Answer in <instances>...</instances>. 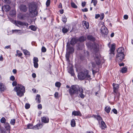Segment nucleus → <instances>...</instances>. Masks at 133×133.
I'll return each mask as SVG.
<instances>
[{"instance_id":"1","label":"nucleus","mask_w":133,"mask_h":133,"mask_svg":"<svg viewBox=\"0 0 133 133\" xmlns=\"http://www.w3.org/2000/svg\"><path fill=\"white\" fill-rule=\"evenodd\" d=\"M87 38V39L94 42V43H92L90 41L87 42L86 44L88 47L91 49H93L95 52H97L98 50L99 45L97 43L94 42L96 40L95 38L91 35L88 36Z\"/></svg>"},{"instance_id":"2","label":"nucleus","mask_w":133,"mask_h":133,"mask_svg":"<svg viewBox=\"0 0 133 133\" xmlns=\"http://www.w3.org/2000/svg\"><path fill=\"white\" fill-rule=\"evenodd\" d=\"M89 71L85 70L84 71H81L79 72L78 75V79L80 80L84 79L91 80L92 78L89 75Z\"/></svg>"},{"instance_id":"3","label":"nucleus","mask_w":133,"mask_h":133,"mask_svg":"<svg viewBox=\"0 0 133 133\" xmlns=\"http://www.w3.org/2000/svg\"><path fill=\"white\" fill-rule=\"evenodd\" d=\"M81 87L77 85H72L68 90V91L70 96L72 97L74 95H78L79 91Z\"/></svg>"},{"instance_id":"4","label":"nucleus","mask_w":133,"mask_h":133,"mask_svg":"<svg viewBox=\"0 0 133 133\" xmlns=\"http://www.w3.org/2000/svg\"><path fill=\"white\" fill-rule=\"evenodd\" d=\"M37 7L36 5L33 3H31L29 5V11L30 15L32 17H36L37 15L38 12L36 10Z\"/></svg>"},{"instance_id":"5","label":"nucleus","mask_w":133,"mask_h":133,"mask_svg":"<svg viewBox=\"0 0 133 133\" xmlns=\"http://www.w3.org/2000/svg\"><path fill=\"white\" fill-rule=\"evenodd\" d=\"M14 91L17 92V95L20 97L24 95L25 92L24 87L21 85H18L14 88Z\"/></svg>"},{"instance_id":"6","label":"nucleus","mask_w":133,"mask_h":133,"mask_svg":"<svg viewBox=\"0 0 133 133\" xmlns=\"http://www.w3.org/2000/svg\"><path fill=\"white\" fill-rule=\"evenodd\" d=\"M125 55L124 54H117L116 57V61L117 62L119 63L121 62L124 59Z\"/></svg>"},{"instance_id":"7","label":"nucleus","mask_w":133,"mask_h":133,"mask_svg":"<svg viewBox=\"0 0 133 133\" xmlns=\"http://www.w3.org/2000/svg\"><path fill=\"white\" fill-rule=\"evenodd\" d=\"M66 47L67 52L71 54L74 53V48L71 46L69 43H67Z\"/></svg>"},{"instance_id":"8","label":"nucleus","mask_w":133,"mask_h":133,"mask_svg":"<svg viewBox=\"0 0 133 133\" xmlns=\"http://www.w3.org/2000/svg\"><path fill=\"white\" fill-rule=\"evenodd\" d=\"M101 32L102 34L107 35L108 32V30L104 25H103L100 29Z\"/></svg>"},{"instance_id":"9","label":"nucleus","mask_w":133,"mask_h":133,"mask_svg":"<svg viewBox=\"0 0 133 133\" xmlns=\"http://www.w3.org/2000/svg\"><path fill=\"white\" fill-rule=\"evenodd\" d=\"M19 9L21 12H25L27 11L28 8L26 5L22 4L19 5Z\"/></svg>"},{"instance_id":"10","label":"nucleus","mask_w":133,"mask_h":133,"mask_svg":"<svg viewBox=\"0 0 133 133\" xmlns=\"http://www.w3.org/2000/svg\"><path fill=\"white\" fill-rule=\"evenodd\" d=\"M113 89H114V92L116 93V94L118 95L119 96L120 95V94L119 92H117V90L119 88V85L118 84H115L113 83Z\"/></svg>"},{"instance_id":"11","label":"nucleus","mask_w":133,"mask_h":133,"mask_svg":"<svg viewBox=\"0 0 133 133\" xmlns=\"http://www.w3.org/2000/svg\"><path fill=\"white\" fill-rule=\"evenodd\" d=\"M115 44H112L111 45V48L110 49V52L109 54H112L113 56L114 55V51L115 50Z\"/></svg>"},{"instance_id":"12","label":"nucleus","mask_w":133,"mask_h":133,"mask_svg":"<svg viewBox=\"0 0 133 133\" xmlns=\"http://www.w3.org/2000/svg\"><path fill=\"white\" fill-rule=\"evenodd\" d=\"M84 93V91L83 88L81 87L79 91V96L80 98L82 99H83L84 98L85 96L83 94Z\"/></svg>"},{"instance_id":"13","label":"nucleus","mask_w":133,"mask_h":133,"mask_svg":"<svg viewBox=\"0 0 133 133\" xmlns=\"http://www.w3.org/2000/svg\"><path fill=\"white\" fill-rule=\"evenodd\" d=\"M100 56L99 55H96L95 58V60L96 64L97 65L100 64L101 61L100 59Z\"/></svg>"},{"instance_id":"14","label":"nucleus","mask_w":133,"mask_h":133,"mask_svg":"<svg viewBox=\"0 0 133 133\" xmlns=\"http://www.w3.org/2000/svg\"><path fill=\"white\" fill-rule=\"evenodd\" d=\"M78 41V39L75 38H72L71 39L70 44L72 45H74Z\"/></svg>"},{"instance_id":"15","label":"nucleus","mask_w":133,"mask_h":133,"mask_svg":"<svg viewBox=\"0 0 133 133\" xmlns=\"http://www.w3.org/2000/svg\"><path fill=\"white\" fill-rule=\"evenodd\" d=\"M124 51L125 50L124 48L123 47H120L117 50V54H124Z\"/></svg>"},{"instance_id":"16","label":"nucleus","mask_w":133,"mask_h":133,"mask_svg":"<svg viewBox=\"0 0 133 133\" xmlns=\"http://www.w3.org/2000/svg\"><path fill=\"white\" fill-rule=\"evenodd\" d=\"M72 115L75 116H82V115L81 112L79 111H73L72 113Z\"/></svg>"},{"instance_id":"17","label":"nucleus","mask_w":133,"mask_h":133,"mask_svg":"<svg viewBox=\"0 0 133 133\" xmlns=\"http://www.w3.org/2000/svg\"><path fill=\"white\" fill-rule=\"evenodd\" d=\"M5 87L4 85L2 83L0 82V92H3L5 90Z\"/></svg>"},{"instance_id":"18","label":"nucleus","mask_w":133,"mask_h":133,"mask_svg":"<svg viewBox=\"0 0 133 133\" xmlns=\"http://www.w3.org/2000/svg\"><path fill=\"white\" fill-rule=\"evenodd\" d=\"M42 121L44 123H48L49 122V119L48 118L45 116H43L42 117Z\"/></svg>"},{"instance_id":"19","label":"nucleus","mask_w":133,"mask_h":133,"mask_svg":"<svg viewBox=\"0 0 133 133\" xmlns=\"http://www.w3.org/2000/svg\"><path fill=\"white\" fill-rule=\"evenodd\" d=\"M4 8L6 12L9 11L11 9L10 6L8 5H5L3 6H2V9Z\"/></svg>"},{"instance_id":"20","label":"nucleus","mask_w":133,"mask_h":133,"mask_svg":"<svg viewBox=\"0 0 133 133\" xmlns=\"http://www.w3.org/2000/svg\"><path fill=\"white\" fill-rule=\"evenodd\" d=\"M93 116L94 118H96L99 121H99L102 120V118L99 115H93Z\"/></svg>"},{"instance_id":"21","label":"nucleus","mask_w":133,"mask_h":133,"mask_svg":"<svg viewBox=\"0 0 133 133\" xmlns=\"http://www.w3.org/2000/svg\"><path fill=\"white\" fill-rule=\"evenodd\" d=\"M5 125V127L6 130L7 131H10L11 127L9 124L8 123H6Z\"/></svg>"},{"instance_id":"22","label":"nucleus","mask_w":133,"mask_h":133,"mask_svg":"<svg viewBox=\"0 0 133 133\" xmlns=\"http://www.w3.org/2000/svg\"><path fill=\"white\" fill-rule=\"evenodd\" d=\"M17 24L21 26H23L25 25L27 27L28 26V25L27 23H26L25 22H23L20 21H17Z\"/></svg>"},{"instance_id":"23","label":"nucleus","mask_w":133,"mask_h":133,"mask_svg":"<svg viewBox=\"0 0 133 133\" xmlns=\"http://www.w3.org/2000/svg\"><path fill=\"white\" fill-rule=\"evenodd\" d=\"M71 54H72L66 51L65 55V57L67 61L69 62L70 61L69 57Z\"/></svg>"},{"instance_id":"24","label":"nucleus","mask_w":133,"mask_h":133,"mask_svg":"<svg viewBox=\"0 0 133 133\" xmlns=\"http://www.w3.org/2000/svg\"><path fill=\"white\" fill-rule=\"evenodd\" d=\"M41 98L40 95L37 94L36 96L35 99L36 102L38 103H39L41 102Z\"/></svg>"},{"instance_id":"25","label":"nucleus","mask_w":133,"mask_h":133,"mask_svg":"<svg viewBox=\"0 0 133 133\" xmlns=\"http://www.w3.org/2000/svg\"><path fill=\"white\" fill-rule=\"evenodd\" d=\"M83 26L84 28H85L86 29H88L89 27V23L86 21H84Z\"/></svg>"},{"instance_id":"26","label":"nucleus","mask_w":133,"mask_h":133,"mask_svg":"<svg viewBox=\"0 0 133 133\" xmlns=\"http://www.w3.org/2000/svg\"><path fill=\"white\" fill-rule=\"evenodd\" d=\"M69 72L71 75L72 76H74L75 75L73 69L72 68H70Z\"/></svg>"},{"instance_id":"27","label":"nucleus","mask_w":133,"mask_h":133,"mask_svg":"<svg viewBox=\"0 0 133 133\" xmlns=\"http://www.w3.org/2000/svg\"><path fill=\"white\" fill-rule=\"evenodd\" d=\"M101 127L102 129H104L105 128H106V126L105 125V122L103 121H102L101 122Z\"/></svg>"},{"instance_id":"28","label":"nucleus","mask_w":133,"mask_h":133,"mask_svg":"<svg viewBox=\"0 0 133 133\" xmlns=\"http://www.w3.org/2000/svg\"><path fill=\"white\" fill-rule=\"evenodd\" d=\"M127 69L125 67H123L120 71V72L123 73H125L127 72Z\"/></svg>"},{"instance_id":"29","label":"nucleus","mask_w":133,"mask_h":133,"mask_svg":"<svg viewBox=\"0 0 133 133\" xmlns=\"http://www.w3.org/2000/svg\"><path fill=\"white\" fill-rule=\"evenodd\" d=\"M111 110V108L107 106L105 108V111L108 113H109Z\"/></svg>"},{"instance_id":"30","label":"nucleus","mask_w":133,"mask_h":133,"mask_svg":"<svg viewBox=\"0 0 133 133\" xmlns=\"http://www.w3.org/2000/svg\"><path fill=\"white\" fill-rule=\"evenodd\" d=\"M71 125L72 127H74L76 125L75 120L74 119L71 120Z\"/></svg>"},{"instance_id":"31","label":"nucleus","mask_w":133,"mask_h":133,"mask_svg":"<svg viewBox=\"0 0 133 133\" xmlns=\"http://www.w3.org/2000/svg\"><path fill=\"white\" fill-rule=\"evenodd\" d=\"M69 29H67V28L64 27L62 29V31L63 33L65 34L69 31Z\"/></svg>"},{"instance_id":"32","label":"nucleus","mask_w":133,"mask_h":133,"mask_svg":"<svg viewBox=\"0 0 133 133\" xmlns=\"http://www.w3.org/2000/svg\"><path fill=\"white\" fill-rule=\"evenodd\" d=\"M23 52L25 55H28L29 56L30 55V52L26 50H24Z\"/></svg>"},{"instance_id":"33","label":"nucleus","mask_w":133,"mask_h":133,"mask_svg":"<svg viewBox=\"0 0 133 133\" xmlns=\"http://www.w3.org/2000/svg\"><path fill=\"white\" fill-rule=\"evenodd\" d=\"M29 28L31 30L34 31H35L36 30V27L35 26L33 25H31L29 26Z\"/></svg>"},{"instance_id":"34","label":"nucleus","mask_w":133,"mask_h":133,"mask_svg":"<svg viewBox=\"0 0 133 133\" xmlns=\"http://www.w3.org/2000/svg\"><path fill=\"white\" fill-rule=\"evenodd\" d=\"M78 39V41L80 42H83L85 40V38L84 37L82 36L80 37Z\"/></svg>"},{"instance_id":"35","label":"nucleus","mask_w":133,"mask_h":133,"mask_svg":"<svg viewBox=\"0 0 133 133\" xmlns=\"http://www.w3.org/2000/svg\"><path fill=\"white\" fill-rule=\"evenodd\" d=\"M10 14L12 16L16 14V11L13 10L10 11Z\"/></svg>"},{"instance_id":"36","label":"nucleus","mask_w":133,"mask_h":133,"mask_svg":"<svg viewBox=\"0 0 133 133\" xmlns=\"http://www.w3.org/2000/svg\"><path fill=\"white\" fill-rule=\"evenodd\" d=\"M6 119L4 117L2 118L0 120L1 122L2 123H5Z\"/></svg>"},{"instance_id":"37","label":"nucleus","mask_w":133,"mask_h":133,"mask_svg":"<svg viewBox=\"0 0 133 133\" xmlns=\"http://www.w3.org/2000/svg\"><path fill=\"white\" fill-rule=\"evenodd\" d=\"M61 83L59 82H57L55 84V86L58 87H61Z\"/></svg>"},{"instance_id":"38","label":"nucleus","mask_w":133,"mask_h":133,"mask_svg":"<svg viewBox=\"0 0 133 133\" xmlns=\"http://www.w3.org/2000/svg\"><path fill=\"white\" fill-rule=\"evenodd\" d=\"M16 120L15 119H11L10 122V124L13 125H14L15 124Z\"/></svg>"},{"instance_id":"39","label":"nucleus","mask_w":133,"mask_h":133,"mask_svg":"<svg viewBox=\"0 0 133 133\" xmlns=\"http://www.w3.org/2000/svg\"><path fill=\"white\" fill-rule=\"evenodd\" d=\"M34 63H38V58L36 57H34L33 58Z\"/></svg>"},{"instance_id":"40","label":"nucleus","mask_w":133,"mask_h":133,"mask_svg":"<svg viewBox=\"0 0 133 133\" xmlns=\"http://www.w3.org/2000/svg\"><path fill=\"white\" fill-rule=\"evenodd\" d=\"M62 21L63 22L65 23L66 22L67 19L65 16H64L63 17Z\"/></svg>"},{"instance_id":"41","label":"nucleus","mask_w":133,"mask_h":133,"mask_svg":"<svg viewBox=\"0 0 133 133\" xmlns=\"http://www.w3.org/2000/svg\"><path fill=\"white\" fill-rule=\"evenodd\" d=\"M71 6L72 7L74 8H77V6L74 2H72L71 3Z\"/></svg>"},{"instance_id":"42","label":"nucleus","mask_w":133,"mask_h":133,"mask_svg":"<svg viewBox=\"0 0 133 133\" xmlns=\"http://www.w3.org/2000/svg\"><path fill=\"white\" fill-rule=\"evenodd\" d=\"M30 105L29 104L26 103L25 104V108L26 109H28L30 107Z\"/></svg>"},{"instance_id":"43","label":"nucleus","mask_w":133,"mask_h":133,"mask_svg":"<svg viewBox=\"0 0 133 133\" xmlns=\"http://www.w3.org/2000/svg\"><path fill=\"white\" fill-rule=\"evenodd\" d=\"M92 2L94 3V5L95 6L97 4V1L96 0H92L91 3Z\"/></svg>"},{"instance_id":"44","label":"nucleus","mask_w":133,"mask_h":133,"mask_svg":"<svg viewBox=\"0 0 133 133\" xmlns=\"http://www.w3.org/2000/svg\"><path fill=\"white\" fill-rule=\"evenodd\" d=\"M42 52H45L46 51V49L44 46H43L42 48Z\"/></svg>"},{"instance_id":"45","label":"nucleus","mask_w":133,"mask_h":133,"mask_svg":"<svg viewBox=\"0 0 133 133\" xmlns=\"http://www.w3.org/2000/svg\"><path fill=\"white\" fill-rule=\"evenodd\" d=\"M5 3L8 4H10L11 3V1L10 0H4Z\"/></svg>"},{"instance_id":"46","label":"nucleus","mask_w":133,"mask_h":133,"mask_svg":"<svg viewBox=\"0 0 133 133\" xmlns=\"http://www.w3.org/2000/svg\"><path fill=\"white\" fill-rule=\"evenodd\" d=\"M33 126V125L31 124H29L27 126V129H31V127Z\"/></svg>"},{"instance_id":"47","label":"nucleus","mask_w":133,"mask_h":133,"mask_svg":"<svg viewBox=\"0 0 133 133\" xmlns=\"http://www.w3.org/2000/svg\"><path fill=\"white\" fill-rule=\"evenodd\" d=\"M50 2V0H47L46 2V5L48 6L49 5Z\"/></svg>"},{"instance_id":"48","label":"nucleus","mask_w":133,"mask_h":133,"mask_svg":"<svg viewBox=\"0 0 133 133\" xmlns=\"http://www.w3.org/2000/svg\"><path fill=\"white\" fill-rule=\"evenodd\" d=\"M104 14L103 13H102L101 14V16L100 17V19L102 20L104 19Z\"/></svg>"},{"instance_id":"49","label":"nucleus","mask_w":133,"mask_h":133,"mask_svg":"<svg viewBox=\"0 0 133 133\" xmlns=\"http://www.w3.org/2000/svg\"><path fill=\"white\" fill-rule=\"evenodd\" d=\"M20 30H12V32L13 33H18V31H20Z\"/></svg>"},{"instance_id":"50","label":"nucleus","mask_w":133,"mask_h":133,"mask_svg":"<svg viewBox=\"0 0 133 133\" xmlns=\"http://www.w3.org/2000/svg\"><path fill=\"white\" fill-rule=\"evenodd\" d=\"M34 67L36 68H37L38 67V63H34Z\"/></svg>"},{"instance_id":"51","label":"nucleus","mask_w":133,"mask_h":133,"mask_svg":"<svg viewBox=\"0 0 133 133\" xmlns=\"http://www.w3.org/2000/svg\"><path fill=\"white\" fill-rule=\"evenodd\" d=\"M112 111L115 114H117V110L115 109H114L112 110Z\"/></svg>"},{"instance_id":"52","label":"nucleus","mask_w":133,"mask_h":133,"mask_svg":"<svg viewBox=\"0 0 133 133\" xmlns=\"http://www.w3.org/2000/svg\"><path fill=\"white\" fill-rule=\"evenodd\" d=\"M10 79L12 81H14L15 79V77L13 76H12L10 77Z\"/></svg>"},{"instance_id":"53","label":"nucleus","mask_w":133,"mask_h":133,"mask_svg":"<svg viewBox=\"0 0 133 133\" xmlns=\"http://www.w3.org/2000/svg\"><path fill=\"white\" fill-rule=\"evenodd\" d=\"M18 52H19V50H17V53H18V56L19 57L21 56L22 55V54L21 52H20L19 53H18Z\"/></svg>"},{"instance_id":"54","label":"nucleus","mask_w":133,"mask_h":133,"mask_svg":"<svg viewBox=\"0 0 133 133\" xmlns=\"http://www.w3.org/2000/svg\"><path fill=\"white\" fill-rule=\"evenodd\" d=\"M12 84L13 86H16L17 85V82L16 81H14L13 82Z\"/></svg>"},{"instance_id":"55","label":"nucleus","mask_w":133,"mask_h":133,"mask_svg":"<svg viewBox=\"0 0 133 133\" xmlns=\"http://www.w3.org/2000/svg\"><path fill=\"white\" fill-rule=\"evenodd\" d=\"M4 130L3 128L0 127V133H3L4 132Z\"/></svg>"},{"instance_id":"56","label":"nucleus","mask_w":133,"mask_h":133,"mask_svg":"<svg viewBox=\"0 0 133 133\" xmlns=\"http://www.w3.org/2000/svg\"><path fill=\"white\" fill-rule=\"evenodd\" d=\"M38 108L39 109H41L42 108V105L41 104H39L38 105Z\"/></svg>"},{"instance_id":"57","label":"nucleus","mask_w":133,"mask_h":133,"mask_svg":"<svg viewBox=\"0 0 133 133\" xmlns=\"http://www.w3.org/2000/svg\"><path fill=\"white\" fill-rule=\"evenodd\" d=\"M124 18L125 19H127L128 18V16L127 15H125L124 16Z\"/></svg>"},{"instance_id":"58","label":"nucleus","mask_w":133,"mask_h":133,"mask_svg":"<svg viewBox=\"0 0 133 133\" xmlns=\"http://www.w3.org/2000/svg\"><path fill=\"white\" fill-rule=\"evenodd\" d=\"M86 4V2H82V6H84Z\"/></svg>"},{"instance_id":"59","label":"nucleus","mask_w":133,"mask_h":133,"mask_svg":"<svg viewBox=\"0 0 133 133\" xmlns=\"http://www.w3.org/2000/svg\"><path fill=\"white\" fill-rule=\"evenodd\" d=\"M82 10L83 12H85L88 11V10L87 8H85L84 9H82Z\"/></svg>"},{"instance_id":"60","label":"nucleus","mask_w":133,"mask_h":133,"mask_svg":"<svg viewBox=\"0 0 133 133\" xmlns=\"http://www.w3.org/2000/svg\"><path fill=\"white\" fill-rule=\"evenodd\" d=\"M58 92H56L54 94V96L55 98H57L58 97Z\"/></svg>"},{"instance_id":"61","label":"nucleus","mask_w":133,"mask_h":133,"mask_svg":"<svg viewBox=\"0 0 133 133\" xmlns=\"http://www.w3.org/2000/svg\"><path fill=\"white\" fill-rule=\"evenodd\" d=\"M91 117H93V115L92 116H91V115H87L86 116V118H90Z\"/></svg>"},{"instance_id":"62","label":"nucleus","mask_w":133,"mask_h":133,"mask_svg":"<svg viewBox=\"0 0 133 133\" xmlns=\"http://www.w3.org/2000/svg\"><path fill=\"white\" fill-rule=\"evenodd\" d=\"M38 125H38L37 124L35 126L33 127L34 129H38Z\"/></svg>"},{"instance_id":"63","label":"nucleus","mask_w":133,"mask_h":133,"mask_svg":"<svg viewBox=\"0 0 133 133\" xmlns=\"http://www.w3.org/2000/svg\"><path fill=\"white\" fill-rule=\"evenodd\" d=\"M100 16V15L99 14H96L95 15V18L96 19H97Z\"/></svg>"},{"instance_id":"64","label":"nucleus","mask_w":133,"mask_h":133,"mask_svg":"<svg viewBox=\"0 0 133 133\" xmlns=\"http://www.w3.org/2000/svg\"><path fill=\"white\" fill-rule=\"evenodd\" d=\"M32 76L33 78H35L36 77V74L35 73H33L32 74Z\"/></svg>"}]
</instances>
